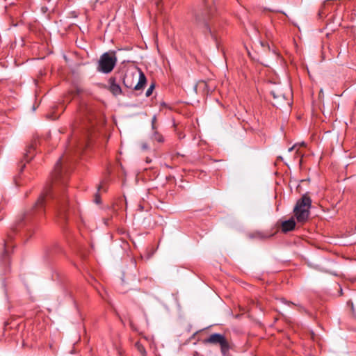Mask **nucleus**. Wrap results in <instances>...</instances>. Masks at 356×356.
<instances>
[{
	"label": "nucleus",
	"instance_id": "1",
	"mask_svg": "<svg viewBox=\"0 0 356 356\" xmlns=\"http://www.w3.org/2000/svg\"><path fill=\"white\" fill-rule=\"evenodd\" d=\"M67 202L63 190L55 185L52 188H47L44 191L35 204V209L42 211L44 207L52 204L59 215H62L66 211Z\"/></svg>",
	"mask_w": 356,
	"mask_h": 356
},
{
	"label": "nucleus",
	"instance_id": "2",
	"mask_svg": "<svg viewBox=\"0 0 356 356\" xmlns=\"http://www.w3.org/2000/svg\"><path fill=\"white\" fill-rule=\"evenodd\" d=\"M311 204L312 200L307 194L297 202L293 213L298 222H305L308 220Z\"/></svg>",
	"mask_w": 356,
	"mask_h": 356
},
{
	"label": "nucleus",
	"instance_id": "3",
	"mask_svg": "<svg viewBox=\"0 0 356 356\" xmlns=\"http://www.w3.org/2000/svg\"><path fill=\"white\" fill-rule=\"evenodd\" d=\"M146 77L144 73L138 70V75L134 72H127L123 77V84L127 88L135 90L143 89L146 84Z\"/></svg>",
	"mask_w": 356,
	"mask_h": 356
},
{
	"label": "nucleus",
	"instance_id": "4",
	"mask_svg": "<svg viewBox=\"0 0 356 356\" xmlns=\"http://www.w3.org/2000/svg\"><path fill=\"white\" fill-rule=\"evenodd\" d=\"M117 62L116 57L108 53H104L99 60L98 70L104 73H109L114 68Z\"/></svg>",
	"mask_w": 356,
	"mask_h": 356
},
{
	"label": "nucleus",
	"instance_id": "5",
	"mask_svg": "<svg viewBox=\"0 0 356 356\" xmlns=\"http://www.w3.org/2000/svg\"><path fill=\"white\" fill-rule=\"evenodd\" d=\"M206 341L211 344H219L223 355H225L229 350L228 343L222 334L218 333L212 334Z\"/></svg>",
	"mask_w": 356,
	"mask_h": 356
},
{
	"label": "nucleus",
	"instance_id": "6",
	"mask_svg": "<svg viewBox=\"0 0 356 356\" xmlns=\"http://www.w3.org/2000/svg\"><path fill=\"white\" fill-rule=\"evenodd\" d=\"M54 179L55 181H58L62 179L63 177V161L62 159H60L55 165L54 173Z\"/></svg>",
	"mask_w": 356,
	"mask_h": 356
},
{
	"label": "nucleus",
	"instance_id": "7",
	"mask_svg": "<svg viewBox=\"0 0 356 356\" xmlns=\"http://www.w3.org/2000/svg\"><path fill=\"white\" fill-rule=\"evenodd\" d=\"M109 84V90L113 95L118 96L122 94L121 87L116 83L115 78H110Z\"/></svg>",
	"mask_w": 356,
	"mask_h": 356
},
{
	"label": "nucleus",
	"instance_id": "8",
	"mask_svg": "<svg viewBox=\"0 0 356 356\" xmlns=\"http://www.w3.org/2000/svg\"><path fill=\"white\" fill-rule=\"evenodd\" d=\"M296 226V222L293 218H291L288 220H285L282 223V230L283 232H287L294 229Z\"/></svg>",
	"mask_w": 356,
	"mask_h": 356
},
{
	"label": "nucleus",
	"instance_id": "9",
	"mask_svg": "<svg viewBox=\"0 0 356 356\" xmlns=\"http://www.w3.org/2000/svg\"><path fill=\"white\" fill-rule=\"evenodd\" d=\"M330 5L331 3L330 0H326L323 3L318 13L319 18H323L324 16L327 15Z\"/></svg>",
	"mask_w": 356,
	"mask_h": 356
},
{
	"label": "nucleus",
	"instance_id": "10",
	"mask_svg": "<svg viewBox=\"0 0 356 356\" xmlns=\"http://www.w3.org/2000/svg\"><path fill=\"white\" fill-rule=\"evenodd\" d=\"M34 150L35 147L33 145H31L28 147L27 149L26 150V153L24 156L26 162H29L32 159Z\"/></svg>",
	"mask_w": 356,
	"mask_h": 356
},
{
	"label": "nucleus",
	"instance_id": "11",
	"mask_svg": "<svg viewBox=\"0 0 356 356\" xmlns=\"http://www.w3.org/2000/svg\"><path fill=\"white\" fill-rule=\"evenodd\" d=\"M273 236V234H268L263 232H257L251 235L252 238H257L259 239H266Z\"/></svg>",
	"mask_w": 356,
	"mask_h": 356
},
{
	"label": "nucleus",
	"instance_id": "12",
	"mask_svg": "<svg viewBox=\"0 0 356 356\" xmlns=\"http://www.w3.org/2000/svg\"><path fill=\"white\" fill-rule=\"evenodd\" d=\"M195 19H196V21L198 22V23H200V25L202 24V26L205 27L207 31L211 35V36L215 38V36L213 35L212 31H211V29L209 27V25L207 23L206 19L204 18L203 19L202 22H200V19L199 16H196Z\"/></svg>",
	"mask_w": 356,
	"mask_h": 356
},
{
	"label": "nucleus",
	"instance_id": "13",
	"mask_svg": "<svg viewBox=\"0 0 356 356\" xmlns=\"http://www.w3.org/2000/svg\"><path fill=\"white\" fill-rule=\"evenodd\" d=\"M271 95L273 96L275 99H285V95L281 92L280 90H277L276 91L272 90L270 92Z\"/></svg>",
	"mask_w": 356,
	"mask_h": 356
},
{
	"label": "nucleus",
	"instance_id": "14",
	"mask_svg": "<svg viewBox=\"0 0 356 356\" xmlns=\"http://www.w3.org/2000/svg\"><path fill=\"white\" fill-rule=\"evenodd\" d=\"M135 346L137 348L138 351L142 355V356L146 355L145 349L141 343H140L139 342H137V343H136Z\"/></svg>",
	"mask_w": 356,
	"mask_h": 356
},
{
	"label": "nucleus",
	"instance_id": "15",
	"mask_svg": "<svg viewBox=\"0 0 356 356\" xmlns=\"http://www.w3.org/2000/svg\"><path fill=\"white\" fill-rule=\"evenodd\" d=\"M87 137H88V136L86 135V136H85L83 140H79V141L76 142V148L79 150H81L83 148H84V147L86 145V140Z\"/></svg>",
	"mask_w": 356,
	"mask_h": 356
},
{
	"label": "nucleus",
	"instance_id": "16",
	"mask_svg": "<svg viewBox=\"0 0 356 356\" xmlns=\"http://www.w3.org/2000/svg\"><path fill=\"white\" fill-rule=\"evenodd\" d=\"M25 218H26V214H23L22 216L18 217V218L16 220V227H20L22 222L24 220Z\"/></svg>",
	"mask_w": 356,
	"mask_h": 356
},
{
	"label": "nucleus",
	"instance_id": "17",
	"mask_svg": "<svg viewBox=\"0 0 356 356\" xmlns=\"http://www.w3.org/2000/svg\"><path fill=\"white\" fill-rule=\"evenodd\" d=\"M154 89V85L152 84L147 90L146 93H145L146 97H149L152 94Z\"/></svg>",
	"mask_w": 356,
	"mask_h": 356
},
{
	"label": "nucleus",
	"instance_id": "18",
	"mask_svg": "<svg viewBox=\"0 0 356 356\" xmlns=\"http://www.w3.org/2000/svg\"><path fill=\"white\" fill-rule=\"evenodd\" d=\"M96 204H99L100 202H101V199H100V196L98 193H96L95 194V200H94Z\"/></svg>",
	"mask_w": 356,
	"mask_h": 356
},
{
	"label": "nucleus",
	"instance_id": "19",
	"mask_svg": "<svg viewBox=\"0 0 356 356\" xmlns=\"http://www.w3.org/2000/svg\"><path fill=\"white\" fill-rule=\"evenodd\" d=\"M154 139L159 142H161L163 140L161 136L158 135L157 134H155Z\"/></svg>",
	"mask_w": 356,
	"mask_h": 356
},
{
	"label": "nucleus",
	"instance_id": "20",
	"mask_svg": "<svg viewBox=\"0 0 356 356\" xmlns=\"http://www.w3.org/2000/svg\"><path fill=\"white\" fill-rule=\"evenodd\" d=\"M142 149L144 150L148 149V146H147V143H142Z\"/></svg>",
	"mask_w": 356,
	"mask_h": 356
},
{
	"label": "nucleus",
	"instance_id": "21",
	"mask_svg": "<svg viewBox=\"0 0 356 356\" xmlns=\"http://www.w3.org/2000/svg\"><path fill=\"white\" fill-rule=\"evenodd\" d=\"M156 120V116H154L153 118H152V128L154 129V123Z\"/></svg>",
	"mask_w": 356,
	"mask_h": 356
},
{
	"label": "nucleus",
	"instance_id": "22",
	"mask_svg": "<svg viewBox=\"0 0 356 356\" xmlns=\"http://www.w3.org/2000/svg\"><path fill=\"white\" fill-rule=\"evenodd\" d=\"M297 145H298V144H296V145H294L293 147H290V148L289 149V152H291V151H293V150L296 148V147Z\"/></svg>",
	"mask_w": 356,
	"mask_h": 356
},
{
	"label": "nucleus",
	"instance_id": "23",
	"mask_svg": "<svg viewBox=\"0 0 356 356\" xmlns=\"http://www.w3.org/2000/svg\"><path fill=\"white\" fill-rule=\"evenodd\" d=\"M138 207H139V209H140V211H143L144 207H143V205L139 204V206H138Z\"/></svg>",
	"mask_w": 356,
	"mask_h": 356
},
{
	"label": "nucleus",
	"instance_id": "24",
	"mask_svg": "<svg viewBox=\"0 0 356 356\" xmlns=\"http://www.w3.org/2000/svg\"><path fill=\"white\" fill-rule=\"evenodd\" d=\"M25 167V164H23L21 167V171L23 170V168Z\"/></svg>",
	"mask_w": 356,
	"mask_h": 356
},
{
	"label": "nucleus",
	"instance_id": "25",
	"mask_svg": "<svg viewBox=\"0 0 356 356\" xmlns=\"http://www.w3.org/2000/svg\"><path fill=\"white\" fill-rule=\"evenodd\" d=\"M300 145V146H305V143H302Z\"/></svg>",
	"mask_w": 356,
	"mask_h": 356
},
{
	"label": "nucleus",
	"instance_id": "26",
	"mask_svg": "<svg viewBox=\"0 0 356 356\" xmlns=\"http://www.w3.org/2000/svg\"><path fill=\"white\" fill-rule=\"evenodd\" d=\"M143 312L144 315H145V316H146V313H145V312L144 311V309H143Z\"/></svg>",
	"mask_w": 356,
	"mask_h": 356
},
{
	"label": "nucleus",
	"instance_id": "27",
	"mask_svg": "<svg viewBox=\"0 0 356 356\" xmlns=\"http://www.w3.org/2000/svg\"><path fill=\"white\" fill-rule=\"evenodd\" d=\"M101 188H102V186H98V190H100Z\"/></svg>",
	"mask_w": 356,
	"mask_h": 356
},
{
	"label": "nucleus",
	"instance_id": "28",
	"mask_svg": "<svg viewBox=\"0 0 356 356\" xmlns=\"http://www.w3.org/2000/svg\"><path fill=\"white\" fill-rule=\"evenodd\" d=\"M8 245L7 243L5 244L6 248H7Z\"/></svg>",
	"mask_w": 356,
	"mask_h": 356
},
{
	"label": "nucleus",
	"instance_id": "29",
	"mask_svg": "<svg viewBox=\"0 0 356 356\" xmlns=\"http://www.w3.org/2000/svg\"><path fill=\"white\" fill-rule=\"evenodd\" d=\"M156 4L157 6H159V2L156 1Z\"/></svg>",
	"mask_w": 356,
	"mask_h": 356
}]
</instances>
